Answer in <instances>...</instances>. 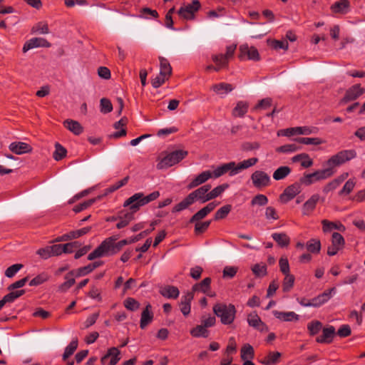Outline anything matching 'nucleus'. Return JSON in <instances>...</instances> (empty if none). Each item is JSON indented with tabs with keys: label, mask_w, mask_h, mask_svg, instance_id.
Instances as JSON below:
<instances>
[{
	"label": "nucleus",
	"mask_w": 365,
	"mask_h": 365,
	"mask_svg": "<svg viewBox=\"0 0 365 365\" xmlns=\"http://www.w3.org/2000/svg\"><path fill=\"white\" fill-rule=\"evenodd\" d=\"M160 197L158 191H154L147 196L143 192H137L128 198L123 203L124 207H129V212L123 214L120 217L129 224L134 219V214L138 212L140 208L150 202H153Z\"/></svg>",
	"instance_id": "1"
},
{
	"label": "nucleus",
	"mask_w": 365,
	"mask_h": 365,
	"mask_svg": "<svg viewBox=\"0 0 365 365\" xmlns=\"http://www.w3.org/2000/svg\"><path fill=\"white\" fill-rule=\"evenodd\" d=\"M118 237L112 236L105 239L92 252L87 259L90 261L96 258L112 256L119 252L122 248L128 245L126 240H122L118 242Z\"/></svg>",
	"instance_id": "2"
},
{
	"label": "nucleus",
	"mask_w": 365,
	"mask_h": 365,
	"mask_svg": "<svg viewBox=\"0 0 365 365\" xmlns=\"http://www.w3.org/2000/svg\"><path fill=\"white\" fill-rule=\"evenodd\" d=\"M211 188L210 185H205L192 192H190L186 197H185L179 203L176 204L173 208V212H178L187 209L189 206L192 205L196 201L201 203H205L210 201L209 192Z\"/></svg>",
	"instance_id": "3"
},
{
	"label": "nucleus",
	"mask_w": 365,
	"mask_h": 365,
	"mask_svg": "<svg viewBox=\"0 0 365 365\" xmlns=\"http://www.w3.org/2000/svg\"><path fill=\"white\" fill-rule=\"evenodd\" d=\"M212 309L215 314L220 318L222 324H230L234 322L237 311L232 304L218 303L213 307Z\"/></svg>",
	"instance_id": "4"
},
{
	"label": "nucleus",
	"mask_w": 365,
	"mask_h": 365,
	"mask_svg": "<svg viewBox=\"0 0 365 365\" xmlns=\"http://www.w3.org/2000/svg\"><path fill=\"white\" fill-rule=\"evenodd\" d=\"M356 156V153L354 150H344L332 155L327 161V165L334 169V167L339 166Z\"/></svg>",
	"instance_id": "5"
},
{
	"label": "nucleus",
	"mask_w": 365,
	"mask_h": 365,
	"mask_svg": "<svg viewBox=\"0 0 365 365\" xmlns=\"http://www.w3.org/2000/svg\"><path fill=\"white\" fill-rule=\"evenodd\" d=\"M187 151L184 150H174L161 160V161L158 164V168L159 169H162L164 168L171 167L184 159L187 155Z\"/></svg>",
	"instance_id": "6"
},
{
	"label": "nucleus",
	"mask_w": 365,
	"mask_h": 365,
	"mask_svg": "<svg viewBox=\"0 0 365 365\" xmlns=\"http://www.w3.org/2000/svg\"><path fill=\"white\" fill-rule=\"evenodd\" d=\"M251 180L255 187L261 190L271 183L269 175L262 170H256L251 175Z\"/></svg>",
	"instance_id": "7"
},
{
	"label": "nucleus",
	"mask_w": 365,
	"mask_h": 365,
	"mask_svg": "<svg viewBox=\"0 0 365 365\" xmlns=\"http://www.w3.org/2000/svg\"><path fill=\"white\" fill-rule=\"evenodd\" d=\"M201 7L199 0H192V3L184 6H181L178 11V15L187 20L193 19L195 13Z\"/></svg>",
	"instance_id": "8"
},
{
	"label": "nucleus",
	"mask_w": 365,
	"mask_h": 365,
	"mask_svg": "<svg viewBox=\"0 0 365 365\" xmlns=\"http://www.w3.org/2000/svg\"><path fill=\"white\" fill-rule=\"evenodd\" d=\"M238 58L240 60H252L257 61L260 59L258 50L254 46H249L247 43L242 44L239 48Z\"/></svg>",
	"instance_id": "9"
},
{
	"label": "nucleus",
	"mask_w": 365,
	"mask_h": 365,
	"mask_svg": "<svg viewBox=\"0 0 365 365\" xmlns=\"http://www.w3.org/2000/svg\"><path fill=\"white\" fill-rule=\"evenodd\" d=\"M120 351L117 347H111L101 359L102 365H116L120 360Z\"/></svg>",
	"instance_id": "10"
},
{
	"label": "nucleus",
	"mask_w": 365,
	"mask_h": 365,
	"mask_svg": "<svg viewBox=\"0 0 365 365\" xmlns=\"http://www.w3.org/2000/svg\"><path fill=\"white\" fill-rule=\"evenodd\" d=\"M301 183L295 182L285 188L284 192L279 195V200L283 203H287L292 200L301 190Z\"/></svg>",
	"instance_id": "11"
},
{
	"label": "nucleus",
	"mask_w": 365,
	"mask_h": 365,
	"mask_svg": "<svg viewBox=\"0 0 365 365\" xmlns=\"http://www.w3.org/2000/svg\"><path fill=\"white\" fill-rule=\"evenodd\" d=\"M313 130L314 128L307 126L294 127L279 130L277 132V135L290 137L294 135H310L314 132Z\"/></svg>",
	"instance_id": "12"
},
{
	"label": "nucleus",
	"mask_w": 365,
	"mask_h": 365,
	"mask_svg": "<svg viewBox=\"0 0 365 365\" xmlns=\"http://www.w3.org/2000/svg\"><path fill=\"white\" fill-rule=\"evenodd\" d=\"M235 169L236 163L232 161L218 166L212 173L215 178H218L227 173H229L230 175L233 176L237 174Z\"/></svg>",
	"instance_id": "13"
},
{
	"label": "nucleus",
	"mask_w": 365,
	"mask_h": 365,
	"mask_svg": "<svg viewBox=\"0 0 365 365\" xmlns=\"http://www.w3.org/2000/svg\"><path fill=\"white\" fill-rule=\"evenodd\" d=\"M335 288L332 287L312 298L311 299L310 307L317 308L324 304L331 298L332 294L335 292Z\"/></svg>",
	"instance_id": "14"
},
{
	"label": "nucleus",
	"mask_w": 365,
	"mask_h": 365,
	"mask_svg": "<svg viewBox=\"0 0 365 365\" xmlns=\"http://www.w3.org/2000/svg\"><path fill=\"white\" fill-rule=\"evenodd\" d=\"M365 93V88H362L360 84H355L349 88L342 99L345 103L354 101Z\"/></svg>",
	"instance_id": "15"
},
{
	"label": "nucleus",
	"mask_w": 365,
	"mask_h": 365,
	"mask_svg": "<svg viewBox=\"0 0 365 365\" xmlns=\"http://www.w3.org/2000/svg\"><path fill=\"white\" fill-rule=\"evenodd\" d=\"M51 44L43 38H32L27 41L22 48L24 53L27 52L29 50L38 48V47H43V48H49Z\"/></svg>",
	"instance_id": "16"
},
{
	"label": "nucleus",
	"mask_w": 365,
	"mask_h": 365,
	"mask_svg": "<svg viewBox=\"0 0 365 365\" xmlns=\"http://www.w3.org/2000/svg\"><path fill=\"white\" fill-rule=\"evenodd\" d=\"M213 178L212 173L210 170L203 171L197 175L187 185V188L188 190L193 189L206 181L209 179Z\"/></svg>",
	"instance_id": "17"
},
{
	"label": "nucleus",
	"mask_w": 365,
	"mask_h": 365,
	"mask_svg": "<svg viewBox=\"0 0 365 365\" xmlns=\"http://www.w3.org/2000/svg\"><path fill=\"white\" fill-rule=\"evenodd\" d=\"M336 334L335 328L329 326L322 329V334L316 338V341L320 344H330Z\"/></svg>",
	"instance_id": "18"
},
{
	"label": "nucleus",
	"mask_w": 365,
	"mask_h": 365,
	"mask_svg": "<svg viewBox=\"0 0 365 365\" xmlns=\"http://www.w3.org/2000/svg\"><path fill=\"white\" fill-rule=\"evenodd\" d=\"M9 148L16 155L30 153L33 150L29 144L24 142H13L9 145Z\"/></svg>",
	"instance_id": "19"
},
{
	"label": "nucleus",
	"mask_w": 365,
	"mask_h": 365,
	"mask_svg": "<svg viewBox=\"0 0 365 365\" xmlns=\"http://www.w3.org/2000/svg\"><path fill=\"white\" fill-rule=\"evenodd\" d=\"M320 197L318 194L311 196L302 205V212L304 215H310L316 208Z\"/></svg>",
	"instance_id": "20"
},
{
	"label": "nucleus",
	"mask_w": 365,
	"mask_h": 365,
	"mask_svg": "<svg viewBox=\"0 0 365 365\" xmlns=\"http://www.w3.org/2000/svg\"><path fill=\"white\" fill-rule=\"evenodd\" d=\"M153 319V313L152 312V306L148 304L141 313L140 327L144 329Z\"/></svg>",
	"instance_id": "21"
},
{
	"label": "nucleus",
	"mask_w": 365,
	"mask_h": 365,
	"mask_svg": "<svg viewBox=\"0 0 365 365\" xmlns=\"http://www.w3.org/2000/svg\"><path fill=\"white\" fill-rule=\"evenodd\" d=\"M273 315L282 322H297L299 320V316L294 312H281L274 310Z\"/></svg>",
	"instance_id": "22"
},
{
	"label": "nucleus",
	"mask_w": 365,
	"mask_h": 365,
	"mask_svg": "<svg viewBox=\"0 0 365 365\" xmlns=\"http://www.w3.org/2000/svg\"><path fill=\"white\" fill-rule=\"evenodd\" d=\"M193 299V294L192 292H187L184 296L182 297L180 307V311L184 316H187L190 313L191 310V302Z\"/></svg>",
	"instance_id": "23"
},
{
	"label": "nucleus",
	"mask_w": 365,
	"mask_h": 365,
	"mask_svg": "<svg viewBox=\"0 0 365 365\" xmlns=\"http://www.w3.org/2000/svg\"><path fill=\"white\" fill-rule=\"evenodd\" d=\"M348 173H343L342 175L338 176L336 178L334 179L333 180L328 182L324 187H323V192L325 194L329 193V192L335 190L337 188L341 183H342L348 177Z\"/></svg>",
	"instance_id": "24"
},
{
	"label": "nucleus",
	"mask_w": 365,
	"mask_h": 365,
	"mask_svg": "<svg viewBox=\"0 0 365 365\" xmlns=\"http://www.w3.org/2000/svg\"><path fill=\"white\" fill-rule=\"evenodd\" d=\"M293 163L300 162L301 166L304 168H308L313 165L314 161L307 153H300L294 155L292 158Z\"/></svg>",
	"instance_id": "25"
},
{
	"label": "nucleus",
	"mask_w": 365,
	"mask_h": 365,
	"mask_svg": "<svg viewBox=\"0 0 365 365\" xmlns=\"http://www.w3.org/2000/svg\"><path fill=\"white\" fill-rule=\"evenodd\" d=\"M212 60L215 63V71L217 72L228 66L229 60L222 53L212 55Z\"/></svg>",
	"instance_id": "26"
},
{
	"label": "nucleus",
	"mask_w": 365,
	"mask_h": 365,
	"mask_svg": "<svg viewBox=\"0 0 365 365\" xmlns=\"http://www.w3.org/2000/svg\"><path fill=\"white\" fill-rule=\"evenodd\" d=\"M63 125L75 135H80L83 133V128L76 120L67 119L63 122Z\"/></svg>",
	"instance_id": "27"
},
{
	"label": "nucleus",
	"mask_w": 365,
	"mask_h": 365,
	"mask_svg": "<svg viewBox=\"0 0 365 365\" xmlns=\"http://www.w3.org/2000/svg\"><path fill=\"white\" fill-rule=\"evenodd\" d=\"M160 293L165 297L168 299H177L180 292L178 287L168 285L160 290Z\"/></svg>",
	"instance_id": "28"
},
{
	"label": "nucleus",
	"mask_w": 365,
	"mask_h": 365,
	"mask_svg": "<svg viewBox=\"0 0 365 365\" xmlns=\"http://www.w3.org/2000/svg\"><path fill=\"white\" fill-rule=\"evenodd\" d=\"M249 103L246 101H239L232 110L234 117H243L247 112Z\"/></svg>",
	"instance_id": "29"
},
{
	"label": "nucleus",
	"mask_w": 365,
	"mask_h": 365,
	"mask_svg": "<svg viewBox=\"0 0 365 365\" xmlns=\"http://www.w3.org/2000/svg\"><path fill=\"white\" fill-rule=\"evenodd\" d=\"M272 239L277 243V245L281 247H286L290 243V238L289 236L284 233H273L272 235Z\"/></svg>",
	"instance_id": "30"
},
{
	"label": "nucleus",
	"mask_w": 365,
	"mask_h": 365,
	"mask_svg": "<svg viewBox=\"0 0 365 365\" xmlns=\"http://www.w3.org/2000/svg\"><path fill=\"white\" fill-rule=\"evenodd\" d=\"M349 1L348 0H342L336 1L331 5V9L334 13L346 14L349 8Z\"/></svg>",
	"instance_id": "31"
},
{
	"label": "nucleus",
	"mask_w": 365,
	"mask_h": 365,
	"mask_svg": "<svg viewBox=\"0 0 365 365\" xmlns=\"http://www.w3.org/2000/svg\"><path fill=\"white\" fill-rule=\"evenodd\" d=\"M212 279L210 277L205 278L201 282L197 283L192 286V292H201L202 293L207 292L211 288Z\"/></svg>",
	"instance_id": "32"
},
{
	"label": "nucleus",
	"mask_w": 365,
	"mask_h": 365,
	"mask_svg": "<svg viewBox=\"0 0 365 365\" xmlns=\"http://www.w3.org/2000/svg\"><path fill=\"white\" fill-rule=\"evenodd\" d=\"M233 86L227 83H220L215 84L212 86V91L218 95H223L231 92L233 90Z\"/></svg>",
	"instance_id": "33"
},
{
	"label": "nucleus",
	"mask_w": 365,
	"mask_h": 365,
	"mask_svg": "<svg viewBox=\"0 0 365 365\" xmlns=\"http://www.w3.org/2000/svg\"><path fill=\"white\" fill-rule=\"evenodd\" d=\"M336 170L329 166L325 169L316 170L314 173L315 177L318 181L326 180L331 178L335 173Z\"/></svg>",
	"instance_id": "34"
},
{
	"label": "nucleus",
	"mask_w": 365,
	"mask_h": 365,
	"mask_svg": "<svg viewBox=\"0 0 365 365\" xmlns=\"http://www.w3.org/2000/svg\"><path fill=\"white\" fill-rule=\"evenodd\" d=\"M159 61L160 75L165 76L169 78L172 74V68L169 61L168 59L162 56L159 57Z\"/></svg>",
	"instance_id": "35"
},
{
	"label": "nucleus",
	"mask_w": 365,
	"mask_h": 365,
	"mask_svg": "<svg viewBox=\"0 0 365 365\" xmlns=\"http://www.w3.org/2000/svg\"><path fill=\"white\" fill-rule=\"evenodd\" d=\"M322 229L324 232H329L333 229H336L340 231H344L345 230V227L340 222L336 224L327 220H323L322 221Z\"/></svg>",
	"instance_id": "36"
},
{
	"label": "nucleus",
	"mask_w": 365,
	"mask_h": 365,
	"mask_svg": "<svg viewBox=\"0 0 365 365\" xmlns=\"http://www.w3.org/2000/svg\"><path fill=\"white\" fill-rule=\"evenodd\" d=\"M190 333L192 336L200 338L204 337L207 338L209 336V331L201 324L200 325H197L195 327L192 329L190 331Z\"/></svg>",
	"instance_id": "37"
},
{
	"label": "nucleus",
	"mask_w": 365,
	"mask_h": 365,
	"mask_svg": "<svg viewBox=\"0 0 365 365\" xmlns=\"http://www.w3.org/2000/svg\"><path fill=\"white\" fill-rule=\"evenodd\" d=\"M292 170L288 166H281L278 168L273 173V178L275 180H280L285 178L291 173Z\"/></svg>",
	"instance_id": "38"
},
{
	"label": "nucleus",
	"mask_w": 365,
	"mask_h": 365,
	"mask_svg": "<svg viewBox=\"0 0 365 365\" xmlns=\"http://www.w3.org/2000/svg\"><path fill=\"white\" fill-rule=\"evenodd\" d=\"M254 356V349L250 344H247L242 347L240 356L243 361L252 359Z\"/></svg>",
	"instance_id": "39"
},
{
	"label": "nucleus",
	"mask_w": 365,
	"mask_h": 365,
	"mask_svg": "<svg viewBox=\"0 0 365 365\" xmlns=\"http://www.w3.org/2000/svg\"><path fill=\"white\" fill-rule=\"evenodd\" d=\"M295 277L293 274H284V278L283 279L282 282V290L284 292H289L294 284Z\"/></svg>",
	"instance_id": "40"
},
{
	"label": "nucleus",
	"mask_w": 365,
	"mask_h": 365,
	"mask_svg": "<svg viewBox=\"0 0 365 365\" xmlns=\"http://www.w3.org/2000/svg\"><path fill=\"white\" fill-rule=\"evenodd\" d=\"M258 162V158H252L247 160H243L238 164H236V172L237 174L240 172L242 170L247 169L253 165H255Z\"/></svg>",
	"instance_id": "41"
},
{
	"label": "nucleus",
	"mask_w": 365,
	"mask_h": 365,
	"mask_svg": "<svg viewBox=\"0 0 365 365\" xmlns=\"http://www.w3.org/2000/svg\"><path fill=\"white\" fill-rule=\"evenodd\" d=\"M281 356V354L278 351H270L268 355L261 361L264 365H272L276 364Z\"/></svg>",
	"instance_id": "42"
},
{
	"label": "nucleus",
	"mask_w": 365,
	"mask_h": 365,
	"mask_svg": "<svg viewBox=\"0 0 365 365\" xmlns=\"http://www.w3.org/2000/svg\"><path fill=\"white\" fill-rule=\"evenodd\" d=\"M307 250L314 254H317L321 250V242L319 240L311 239L306 243Z\"/></svg>",
	"instance_id": "43"
},
{
	"label": "nucleus",
	"mask_w": 365,
	"mask_h": 365,
	"mask_svg": "<svg viewBox=\"0 0 365 365\" xmlns=\"http://www.w3.org/2000/svg\"><path fill=\"white\" fill-rule=\"evenodd\" d=\"M67 150L66 149L62 146L60 143H55V151L53 153V158L55 160L59 161L61 160L66 156Z\"/></svg>",
	"instance_id": "44"
},
{
	"label": "nucleus",
	"mask_w": 365,
	"mask_h": 365,
	"mask_svg": "<svg viewBox=\"0 0 365 365\" xmlns=\"http://www.w3.org/2000/svg\"><path fill=\"white\" fill-rule=\"evenodd\" d=\"M232 210L231 205H226L220 207L215 214L214 220L215 221L225 219Z\"/></svg>",
	"instance_id": "45"
},
{
	"label": "nucleus",
	"mask_w": 365,
	"mask_h": 365,
	"mask_svg": "<svg viewBox=\"0 0 365 365\" xmlns=\"http://www.w3.org/2000/svg\"><path fill=\"white\" fill-rule=\"evenodd\" d=\"M78 339H73L69 344L66 347L63 354V360L66 361L70 356H71L78 347Z\"/></svg>",
	"instance_id": "46"
},
{
	"label": "nucleus",
	"mask_w": 365,
	"mask_h": 365,
	"mask_svg": "<svg viewBox=\"0 0 365 365\" xmlns=\"http://www.w3.org/2000/svg\"><path fill=\"white\" fill-rule=\"evenodd\" d=\"M294 140L300 144L304 145H321L322 143V140L319 138H307V137H299L294 139Z\"/></svg>",
	"instance_id": "47"
},
{
	"label": "nucleus",
	"mask_w": 365,
	"mask_h": 365,
	"mask_svg": "<svg viewBox=\"0 0 365 365\" xmlns=\"http://www.w3.org/2000/svg\"><path fill=\"white\" fill-rule=\"evenodd\" d=\"M322 329V323L319 321H312L307 324V329L311 336L317 334Z\"/></svg>",
	"instance_id": "48"
},
{
	"label": "nucleus",
	"mask_w": 365,
	"mask_h": 365,
	"mask_svg": "<svg viewBox=\"0 0 365 365\" xmlns=\"http://www.w3.org/2000/svg\"><path fill=\"white\" fill-rule=\"evenodd\" d=\"M300 149V147L297 144H286L282 146H279L276 148V152L282 153H294Z\"/></svg>",
	"instance_id": "49"
},
{
	"label": "nucleus",
	"mask_w": 365,
	"mask_h": 365,
	"mask_svg": "<svg viewBox=\"0 0 365 365\" xmlns=\"http://www.w3.org/2000/svg\"><path fill=\"white\" fill-rule=\"evenodd\" d=\"M228 187V184L225 183L217 186L210 192L208 191L210 200H213L220 196Z\"/></svg>",
	"instance_id": "50"
},
{
	"label": "nucleus",
	"mask_w": 365,
	"mask_h": 365,
	"mask_svg": "<svg viewBox=\"0 0 365 365\" xmlns=\"http://www.w3.org/2000/svg\"><path fill=\"white\" fill-rule=\"evenodd\" d=\"M268 203V198L266 195L263 194H257L255 197H252L251 200V205H258V206H264Z\"/></svg>",
	"instance_id": "51"
},
{
	"label": "nucleus",
	"mask_w": 365,
	"mask_h": 365,
	"mask_svg": "<svg viewBox=\"0 0 365 365\" xmlns=\"http://www.w3.org/2000/svg\"><path fill=\"white\" fill-rule=\"evenodd\" d=\"M49 279L48 275L46 273H41L29 282V285L38 286L48 281Z\"/></svg>",
	"instance_id": "52"
},
{
	"label": "nucleus",
	"mask_w": 365,
	"mask_h": 365,
	"mask_svg": "<svg viewBox=\"0 0 365 365\" xmlns=\"http://www.w3.org/2000/svg\"><path fill=\"white\" fill-rule=\"evenodd\" d=\"M195 233L196 235H200L205 232L211 224V220L205 222H195Z\"/></svg>",
	"instance_id": "53"
},
{
	"label": "nucleus",
	"mask_w": 365,
	"mask_h": 365,
	"mask_svg": "<svg viewBox=\"0 0 365 365\" xmlns=\"http://www.w3.org/2000/svg\"><path fill=\"white\" fill-rule=\"evenodd\" d=\"M264 216L267 221L277 220L279 218L276 209L272 206H268L266 207Z\"/></svg>",
	"instance_id": "54"
},
{
	"label": "nucleus",
	"mask_w": 365,
	"mask_h": 365,
	"mask_svg": "<svg viewBox=\"0 0 365 365\" xmlns=\"http://www.w3.org/2000/svg\"><path fill=\"white\" fill-rule=\"evenodd\" d=\"M318 180H317V177H315L314 173L304 174V175L300 178L299 182L302 185H304L306 186H309Z\"/></svg>",
	"instance_id": "55"
},
{
	"label": "nucleus",
	"mask_w": 365,
	"mask_h": 365,
	"mask_svg": "<svg viewBox=\"0 0 365 365\" xmlns=\"http://www.w3.org/2000/svg\"><path fill=\"white\" fill-rule=\"evenodd\" d=\"M267 42L269 43V46L277 50L282 48L285 51L288 49L289 45L287 41H280V40H268Z\"/></svg>",
	"instance_id": "56"
},
{
	"label": "nucleus",
	"mask_w": 365,
	"mask_h": 365,
	"mask_svg": "<svg viewBox=\"0 0 365 365\" xmlns=\"http://www.w3.org/2000/svg\"><path fill=\"white\" fill-rule=\"evenodd\" d=\"M31 31L33 33H38L41 34H46L49 33L48 24L45 22H38L33 26Z\"/></svg>",
	"instance_id": "57"
},
{
	"label": "nucleus",
	"mask_w": 365,
	"mask_h": 365,
	"mask_svg": "<svg viewBox=\"0 0 365 365\" xmlns=\"http://www.w3.org/2000/svg\"><path fill=\"white\" fill-rule=\"evenodd\" d=\"M262 322L260 317L256 312L250 313L247 317L248 324L255 329H256Z\"/></svg>",
	"instance_id": "58"
},
{
	"label": "nucleus",
	"mask_w": 365,
	"mask_h": 365,
	"mask_svg": "<svg viewBox=\"0 0 365 365\" xmlns=\"http://www.w3.org/2000/svg\"><path fill=\"white\" fill-rule=\"evenodd\" d=\"M125 307L130 311H136L140 307V303L134 298L128 297L124 301Z\"/></svg>",
	"instance_id": "59"
},
{
	"label": "nucleus",
	"mask_w": 365,
	"mask_h": 365,
	"mask_svg": "<svg viewBox=\"0 0 365 365\" xmlns=\"http://www.w3.org/2000/svg\"><path fill=\"white\" fill-rule=\"evenodd\" d=\"M22 264H14L9 267L4 272V274L8 278H12L23 267Z\"/></svg>",
	"instance_id": "60"
},
{
	"label": "nucleus",
	"mask_w": 365,
	"mask_h": 365,
	"mask_svg": "<svg viewBox=\"0 0 365 365\" xmlns=\"http://www.w3.org/2000/svg\"><path fill=\"white\" fill-rule=\"evenodd\" d=\"M101 112L103 113H108L112 111L113 106L110 101L108 98H103L100 101Z\"/></svg>",
	"instance_id": "61"
},
{
	"label": "nucleus",
	"mask_w": 365,
	"mask_h": 365,
	"mask_svg": "<svg viewBox=\"0 0 365 365\" xmlns=\"http://www.w3.org/2000/svg\"><path fill=\"white\" fill-rule=\"evenodd\" d=\"M331 244L342 249L344 245V239L339 232H334L331 237Z\"/></svg>",
	"instance_id": "62"
},
{
	"label": "nucleus",
	"mask_w": 365,
	"mask_h": 365,
	"mask_svg": "<svg viewBox=\"0 0 365 365\" xmlns=\"http://www.w3.org/2000/svg\"><path fill=\"white\" fill-rule=\"evenodd\" d=\"M66 281L61 284H60L58 287V291L60 292H66L68 291L76 282V280L74 278L68 276V279H66Z\"/></svg>",
	"instance_id": "63"
},
{
	"label": "nucleus",
	"mask_w": 365,
	"mask_h": 365,
	"mask_svg": "<svg viewBox=\"0 0 365 365\" xmlns=\"http://www.w3.org/2000/svg\"><path fill=\"white\" fill-rule=\"evenodd\" d=\"M96 202V199H90V200H88L82 203H80L78 205H76L73 210L75 212H80L86 209H87L88 207H89L91 205H92L94 202Z\"/></svg>",
	"instance_id": "64"
}]
</instances>
